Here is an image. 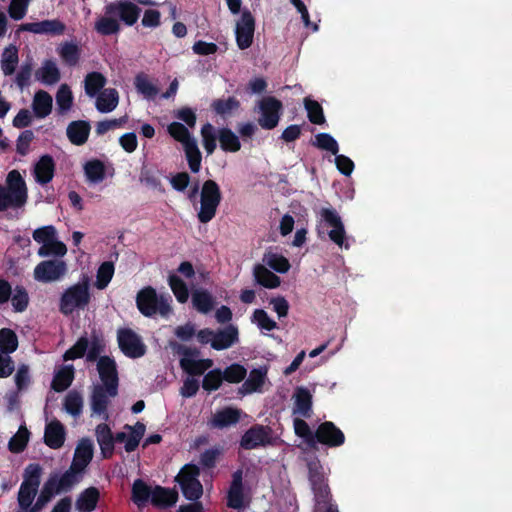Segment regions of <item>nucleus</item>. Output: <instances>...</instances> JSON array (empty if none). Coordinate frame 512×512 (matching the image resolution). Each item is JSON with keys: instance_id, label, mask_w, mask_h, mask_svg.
<instances>
[{"instance_id": "obj_1", "label": "nucleus", "mask_w": 512, "mask_h": 512, "mask_svg": "<svg viewBox=\"0 0 512 512\" xmlns=\"http://www.w3.org/2000/svg\"><path fill=\"white\" fill-rule=\"evenodd\" d=\"M39 490L20 485L17 493L18 510L15 512H41L51 500L59 494L54 486V480L44 482L40 493L34 502Z\"/></svg>"}, {"instance_id": "obj_2", "label": "nucleus", "mask_w": 512, "mask_h": 512, "mask_svg": "<svg viewBox=\"0 0 512 512\" xmlns=\"http://www.w3.org/2000/svg\"><path fill=\"white\" fill-rule=\"evenodd\" d=\"M28 199L25 180L18 170H12L6 178V186L0 184V212L8 208H21Z\"/></svg>"}, {"instance_id": "obj_3", "label": "nucleus", "mask_w": 512, "mask_h": 512, "mask_svg": "<svg viewBox=\"0 0 512 512\" xmlns=\"http://www.w3.org/2000/svg\"><path fill=\"white\" fill-rule=\"evenodd\" d=\"M171 301V296L158 295L152 286L142 288L136 296V306L140 313L146 317H154L155 315L168 317L172 312Z\"/></svg>"}, {"instance_id": "obj_4", "label": "nucleus", "mask_w": 512, "mask_h": 512, "mask_svg": "<svg viewBox=\"0 0 512 512\" xmlns=\"http://www.w3.org/2000/svg\"><path fill=\"white\" fill-rule=\"evenodd\" d=\"M90 301L89 279L84 276L81 281L64 290L59 300V311L69 316L76 310H84Z\"/></svg>"}, {"instance_id": "obj_5", "label": "nucleus", "mask_w": 512, "mask_h": 512, "mask_svg": "<svg viewBox=\"0 0 512 512\" xmlns=\"http://www.w3.org/2000/svg\"><path fill=\"white\" fill-rule=\"evenodd\" d=\"M221 200L222 194L219 185L214 180H206L200 191V209L197 214L200 223L206 224L215 217Z\"/></svg>"}, {"instance_id": "obj_6", "label": "nucleus", "mask_w": 512, "mask_h": 512, "mask_svg": "<svg viewBox=\"0 0 512 512\" xmlns=\"http://www.w3.org/2000/svg\"><path fill=\"white\" fill-rule=\"evenodd\" d=\"M238 335V328L230 324L217 330L201 329L196 336L201 344H210L213 349L219 351L228 349L238 342Z\"/></svg>"}, {"instance_id": "obj_7", "label": "nucleus", "mask_w": 512, "mask_h": 512, "mask_svg": "<svg viewBox=\"0 0 512 512\" xmlns=\"http://www.w3.org/2000/svg\"><path fill=\"white\" fill-rule=\"evenodd\" d=\"M332 227L328 232L329 239L336 245L342 247L346 239V231L340 215L333 208H322L320 210V221L317 224V233L322 238L323 228Z\"/></svg>"}, {"instance_id": "obj_8", "label": "nucleus", "mask_w": 512, "mask_h": 512, "mask_svg": "<svg viewBox=\"0 0 512 512\" xmlns=\"http://www.w3.org/2000/svg\"><path fill=\"white\" fill-rule=\"evenodd\" d=\"M273 430L270 426L254 424L242 435L239 445L244 450H253L274 445Z\"/></svg>"}, {"instance_id": "obj_9", "label": "nucleus", "mask_w": 512, "mask_h": 512, "mask_svg": "<svg viewBox=\"0 0 512 512\" xmlns=\"http://www.w3.org/2000/svg\"><path fill=\"white\" fill-rule=\"evenodd\" d=\"M87 465L73 457L70 467L62 474L53 472L49 475L59 494L70 492L82 479Z\"/></svg>"}, {"instance_id": "obj_10", "label": "nucleus", "mask_w": 512, "mask_h": 512, "mask_svg": "<svg viewBox=\"0 0 512 512\" xmlns=\"http://www.w3.org/2000/svg\"><path fill=\"white\" fill-rule=\"evenodd\" d=\"M260 117L258 124L266 130L274 129L279 121L283 110L282 102L274 96H266L258 103Z\"/></svg>"}, {"instance_id": "obj_11", "label": "nucleus", "mask_w": 512, "mask_h": 512, "mask_svg": "<svg viewBox=\"0 0 512 512\" xmlns=\"http://www.w3.org/2000/svg\"><path fill=\"white\" fill-rule=\"evenodd\" d=\"M308 478L314 493L316 504L326 503L331 497L322 466L318 460L308 462Z\"/></svg>"}, {"instance_id": "obj_12", "label": "nucleus", "mask_w": 512, "mask_h": 512, "mask_svg": "<svg viewBox=\"0 0 512 512\" xmlns=\"http://www.w3.org/2000/svg\"><path fill=\"white\" fill-rule=\"evenodd\" d=\"M67 270V264L63 260H44L34 268V279L42 283L59 281L66 275Z\"/></svg>"}, {"instance_id": "obj_13", "label": "nucleus", "mask_w": 512, "mask_h": 512, "mask_svg": "<svg viewBox=\"0 0 512 512\" xmlns=\"http://www.w3.org/2000/svg\"><path fill=\"white\" fill-rule=\"evenodd\" d=\"M141 11L132 0H116L104 7L105 14H114L127 26H133L138 21Z\"/></svg>"}, {"instance_id": "obj_14", "label": "nucleus", "mask_w": 512, "mask_h": 512, "mask_svg": "<svg viewBox=\"0 0 512 512\" xmlns=\"http://www.w3.org/2000/svg\"><path fill=\"white\" fill-rule=\"evenodd\" d=\"M97 369L103 386L106 387L107 393L110 397H115L118 394L119 378L114 359L104 355L99 358Z\"/></svg>"}, {"instance_id": "obj_15", "label": "nucleus", "mask_w": 512, "mask_h": 512, "mask_svg": "<svg viewBox=\"0 0 512 512\" xmlns=\"http://www.w3.org/2000/svg\"><path fill=\"white\" fill-rule=\"evenodd\" d=\"M315 437V448L318 443L330 448L339 447L345 443L344 433L331 421L319 424Z\"/></svg>"}, {"instance_id": "obj_16", "label": "nucleus", "mask_w": 512, "mask_h": 512, "mask_svg": "<svg viewBox=\"0 0 512 512\" xmlns=\"http://www.w3.org/2000/svg\"><path fill=\"white\" fill-rule=\"evenodd\" d=\"M254 31L255 19L252 13L245 9L242 12L240 20L237 22L235 29L236 43L240 50H245L252 45Z\"/></svg>"}, {"instance_id": "obj_17", "label": "nucleus", "mask_w": 512, "mask_h": 512, "mask_svg": "<svg viewBox=\"0 0 512 512\" xmlns=\"http://www.w3.org/2000/svg\"><path fill=\"white\" fill-rule=\"evenodd\" d=\"M267 372L268 369L266 367L252 369L248 377L245 378L242 385L237 389V398L241 399L246 395L262 392L267 379Z\"/></svg>"}, {"instance_id": "obj_18", "label": "nucleus", "mask_w": 512, "mask_h": 512, "mask_svg": "<svg viewBox=\"0 0 512 512\" xmlns=\"http://www.w3.org/2000/svg\"><path fill=\"white\" fill-rule=\"evenodd\" d=\"M18 30L32 32L34 34L59 36L65 33L66 25L59 19H51L39 22L23 23L19 26Z\"/></svg>"}, {"instance_id": "obj_19", "label": "nucleus", "mask_w": 512, "mask_h": 512, "mask_svg": "<svg viewBox=\"0 0 512 512\" xmlns=\"http://www.w3.org/2000/svg\"><path fill=\"white\" fill-rule=\"evenodd\" d=\"M227 506L236 510L245 506L242 469H237L232 474V481L227 492Z\"/></svg>"}, {"instance_id": "obj_20", "label": "nucleus", "mask_w": 512, "mask_h": 512, "mask_svg": "<svg viewBox=\"0 0 512 512\" xmlns=\"http://www.w3.org/2000/svg\"><path fill=\"white\" fill-rule=\"evenodd\" d=\"M117 341L121 352H145L142 338L131 328H121L117 332Z\"/></svg>"}, {"instance_id": "obj_21", "label": "nucleus", "mask_w": 512, "mask_h": 512, "mask_svg": "<svg viewBox=\"0 0 512 512\" xmlns=\"http://www.w3.org/2000/svg\"><path fill=\"white\" fill-rule=\"evenodd\" d=\"M180 366L190 376H201L214 365L211 359H196L200 354H182Z\"/></svg>"}, {"instance_id": "obj_22", "label": "nucleus", "mask_w": 512, "mask_h": 512, "mask_svg": "<svg viewBox=\"0 0 512 512\" xmlns=\"http://www.w3.org/2000/svg\"><path fill=\"white\" fill-rule=\"evenodd\" d=\"M66 431L59 420H53L46 424L44 432V443L51 449H59L64 445Z\"/></svg>"}, {"instance_id": "obj_23", "label": "nucleus", "mask_w": 512, "mask_h": 512, "mask_svg": "<svg viewBox=\"0 0 512 512\" xmlns=\"http://www.w3.org/2000/svg\"><path fill=\"white\" fill-rule=\"evenodd\" d=\"M55 173V162L51 155L40 157L34 166V178L40 185H46L52 181Z\"/></svg>"}, {"instance_id": "obj_24", "label": "nucleus", "mask_w": 512, "mask_h": 512, "mask_svg": "<svg viewBox=\"0 0 512 512\" xmlns=\"http://www.w3.org/2000/svg\"><path fill=\"white\" fill-rule=\"evenodd\" d=\"M95 435L104 459H109L114 454V435L106 423L96 426Z\"/></svg>"}, {"instance_id": "obj_25", "label": "nucleus", "mask_w": 512, "mask_h": 512, "mask_svg": "<svg viewBox=\"0 0 512 512\" xmlns=\"http://www.w3.org/2000/svg\"><path fill=\"white\" fill-rule=\"evenodd\" d=\"M178 493L170 488L156 485L152 490L151 504L159 509H166L176 504Z\"/></svg>"}, {"instance_id": "obj_26", "label": "nucleus", "mask_w": 512, "mask_h": 512, "mask_svg": "<svg viewBox=\"0 0 512 512\" xmlns=\"http://www.w3.org/2000/svg\"><path fill=\"white\" fill-rule=\"evenodd\" d=\"M293 414L310 418L312 414V394L305 387H297L294 392Z\"/></svg>"}, {"instance_id": "obj_27", "label": "nucleus", "mask_w": 512, "mask_h": 512, "mask_svg": "<svg viewBox=\"0 0 512 512\" xmlns=\"http://www.w3.org/2000/svg\"><path fill=\"white\" fill-rule=\"evenodd\" d=\"M90 130L88 121L76 120L69 123L66 134L72 144L81 146L87 142Z\"/></svg>"}, {"instance_id": "obj_28", "label": "nucleus", "mask_w": 512, "mask_h": 512, "mask_svg": "<svg viewBox=\"0 0 512 512\" xmlns=\"http://www.w3.org/2000/svg\"><path fill=\"white\" fill-rule=\"evenodd\" d=\"M241 410L233 407H225L218 410L212 417L210 424L214 428L223 429L239 422Z\"/></svg>"}, {"instance_id": "obj_29", "label": "nucleus", "mask_w": 512, "mask_h": 512, "mask_svg": "<svg viewBox=\"0 0 512 512\" xmlns=\"http://www.w3.org/2000/svg\"><path fill=\"white\" fill-rule=\"evenodd\" d=\"M100 499L99 489L91 486L84 489L77 497L75 507L78 512H92Z\"/></svg>"}, {"instance_id": "obj_30", "label": "nucleus", "mask_w": 512, "mask_h": 512, "mask_svg": "<svg viewBox=\"0 0 512 512\" xmlns=\"http://www.w3.org/2000/svg\"><path fill=\"white\" fill-rule=\"evenodd\" d=\"M253 277L256 284L268 289H275L281 284L280 277L263 264L254 265Z\"/></svg>"}, {"instance_id": "obj_31", "label": "nucleus", "mask_w": 512, "mask_h": 512, "mask_svg": "<svg viewBox=\"0 0 512 512\" xmlns=\"http://www.w3.org/2000/svg\"><path fill=\"white\" fill-rule=\"evenodd\" d=\"M52 104L53 99L48 92L44 90L37 91L32 103L35 116L40 119L47 117L52 111Z\"/></svg>"}, {"instance_id": "obj_32", "label": "nucleus", "mask_w": 512, "mask_h": 512, "mask_svg": "<svg viewBox=\"0 0 512 512\" xmlns=\"http://www.w3.org/2000/svg\"><path fill=\"white\" fill-rule=\"evenodd\" d=\"M94 29L102 36H110L119 33L121 25L114 14L104 13L95 21Z\"/></svg>"}, {"instance_id": "obj_33", "label": "nucleus", "mask_w": 512, "mask_h": 512, "mask_svg": "<svg viewBox=\"0 0 512 512\" xmlns=\"http://www.w3.org/2000/svg\"><path fill=\"white\" fill-rule=\"evenodd\" d=\"M84 174L88 182L101 183L106 177L105 164L99 159H92L84 164Z\"/></svg>"}, {"instance_id": "obj_34", "label": "nucleus", "mask_w": 512, "mask_h": 512, "mask_svg": "<svg viewBox=\"0 0 512 512\" xmlns=\"http://www.w3.org/2000/svg\"><path fill=\"white\" fill-rule=\"evenodd\" d=\"M152 490L147 483L142 479H136L132 485V501L138 508L146 506L151 500Z\"/></svg>"}, {"instance_id": "obj_35", "label": "nucleus", "mask_w": 512, "mask_h": 512, "mask_svg": "<svg viewBox=\"0 0 512 512\" xmlns=\"http://www.w3.org/2000/svg\"><path fill=\"white\" fill-rule=\"evenodd\" d=\"M119 102V95L116 89L109 88L101 92L96 100V108L101 113L113 111Z\"/></svg>"}, {"instance_id": "obj_36", "label": "nucleus", "mask_w": 512, "mask_h": 512, "mask_svg": "<svg viewBox=\"0 0 512 512\" xmlns=\"http://www.w3.org/2000/svg\"><path fill=\"white\" fill-rule=\"evenodd\" d=\"M218 140L220 148L225 152L235 153L241 149L238 136L230 128H220L218 130Z\"/></svg>"}, {"instance_id": "obj_37", "label": "nucleus", "mask_w": 512, "mask_h": 512, "mask_svg": "<svg viewBox=\"0 0 512 512\" xmlns=\"http://www.w3.org/2000/svg\"><path fill=\"white\" fill-rule=\"evenodd\" d=\"M36 76L45 85L56 84L61 78L60 71L52 60H46L36 72Z\"/></svg>"}, {"instance_id": "obj_38", "label": "nucleus", "mask_w": 512, "mask_h": 512, "mask_svg": "<svg viewBox=\"0 0 512 512\" xmlns=\"http://www.w3.org/2000/svg\"><path fill=\"white\" fill-rule=\"evenodd\" d=\"M192 304L198 312L207 314L213 309L214 298L207 290L198 289L192 293Z\"/></svg>"}, {"instance_id": "obj_39", "label": "nucleus", "mask_w": 512, "mask_h": 512, "mask_svg": "<svg viewBox=\"0 0 512 512\" xmlns=\"http://www.w3.org/2000/svg\"><path fill=\"white\" fill-rule=\"evenodd\" d=\"M19 62L18 48L15 45L6 47L2 54L1 70L5 76L12 75Z\"/></svg>"}, {"instance_id": "obj_40", "label": "nucleus", "mask_w": 512, "mask_h": 512, "mask_svg": "<svg viewBox=\"0 0 512 512\" xmlns=\"http://www.w3.org/2000/svg\"><path fill=\"white\" fill-rule=\"evenodd\" d=\"M43 468L39 463H30L23 473V481L20 485L39 490Z\"/></svg>"}, {"instance_id": "obj_41", "label": "nucleus", "mask_w": 512, "mask_h": 512, "mask_svg": "<svg viewBox=\"0 0 512 512\" xmlns=\"http://www.w3.org/2000/svg\"><path fill=\"white\" fill-rule=\"evenodd\" d=\"M110 397L107 393L106 387L97 385L94 387L91 395V408L94 413L101 415L107 410Z\"/></svg>"}, {"instance_id": "obj_42", "label": "nucleus", "mask_w": 512, "mask_h": 512, "mask_svg": "<svg viewBox=\"0 0 512 512\" xmlns=\"http://www.w3.org/2000/svg\"><path fill=\"white\" fill-rule=\"evenodd\" d=\"M134 85L137 92L147 99H154L159 92L157 86L150 81L149 76L143 72L135 76Z\"/></svg>"}, {"instance_id": "obj_43", "label": "nucleus", "mask_w": 512, "mask_h": 512, "mask_svg": "<svg viewBox=\"0 0 512 512\" xmlns=\"http://www.w3.org/2000/svg\"><path fill=\"white\" fill-rule=\"evenodd\" d=\"M223 380L229 384L243 383L247 376V369L240 363H232L221 369Z\"/></svg>"}, {"instance_id": "obj_44", "label": "nucleus", "mask_w": 512, "mask_h": 512, "mask_svg": "<svg viewBox=\"0 0 512 512\" xmlns=\"http://www.w3.org/2000/svg\"><path fill=\"white\" fill-rule=\"evenodd\" d=\"M74 379V368L72 366L62 367L54 376L51 387L56 392L66 390Z\"/></svg>"}, {"instance_id": "obj_45", "label": "nucleus", "mask_w": 512, "mask_h": 512, "mask_svg": "<svg viewBox=\"0 0 512 512\" xmlns=\"http://www.w3.org/2000/svg\"><path fill=\"white\" fill-rule=\"evenodd\" d=\"M106 82L107 80L102 73L97 71L88 73L84 80L86 94L90 97L96 96L103 89Z\"/></svg>"}, {"instance_id": "obj_46", "label": "nucleus", "mask_w": 512, "mask_h": 512, "mask_svg": "<svg viewBox=\"0 0 512 512\" xmlns=\"http://www.w3.org/2000/svg\"><path fill=\"white\" fill-rule=\"evenodd\" d=\"M239 107L240 101L234 96L228 97L227 99H215L211 103L212 111L222 117L232 114V112L238 110Z\"/></svg>"}, {"instance_id": "obj_47", "label": "nucleus", "mask_w": 512, "mask_h": 512, "mask_svg": "<svg viewBox=\"0 0 512 512\" xmlns=\"http://www.w3.org/2000/svg\"><path fill=\"white\" fill-rule=\"evenodd\" d=\"M168 284L179 303L184 304L188 301V286L180 276L170 274L168 276Z\"/></svg>"}, {"instance_id": "obj_48", "label": "nucleus", "mask_w": 512, "mask_h": 512, "mask_svg": "<svg viewBox=\"0 0 512 512\" xmlns=\"http://www.w3.org/2000/svg\"><path fill=\"white\" fill-rule=\"evenodd\" d=\"M125 428L130 430L129 437L125 445V451L131 453L139 446V443L145 434L146 426L142 422L138 421L134 426L126 425Z\"/></svg>"}, {"instance_id": "obj_49", "label": "nucleus", "mask_w": 512, "mask_h": 512, "mask_svg": "<svg viewBox=\"0 0 512 512\" xmlns=\"http://www.w3.org/2000/svg\"><path fill=\"white\" fill-rule=\"evenodd\" d=\"M293 425L295 434L302 438L308 447L315 449L316 431L313 432L308 423L301 418H295Z\"/></svg>"}, {"instance_id": "obj_50", "label": "nucleus", "mask_w": 512, "mask_h": 512, "mask_svg": "<svg viewBox=\"0 0 512 512\" xmlns=\"http://www.w3.org/2000/svg\"><path fill=\"white\" fill-rule=\"evenodd\" d=\"M30 432L25 425H21L15 435L8 442V449L12 453H21L27 447Z\"/></svg>"}, {"instance_id": "obj_51", "label": "nucleus", "mask_w": 512, "mask_h": 512, "mask_svg": "<svg viewBox=\"0 0 512 512\" xmlns=\"http://www.w3.org/2000/svg\"><path fill=\"white\" fill-rule=\"evenodd\" d=\"M263 262L278 273H286L290 269V263L286 257L271 251L264 254Z\"/></svg>"}, {"instance_id": "obj_52", "label": "nucleus", "mask_w": 512, "mask_h": 512, "mask_svg": "<svg viewBox=\"0 0 512 512\" xmlns=\"http://www.w3.org/2000/svg\"><path fill=\"white\" fill-rule=\"evenodd\" d=\"M183 147L190 170L193 173L199 172L201 168L202 156L197 146L196 140L189 141V143Z\"/></svg>"}, {"instance_id": "obj_53", "label": "nucleus", "mask_w": 512, "mask_h": 512, "mask_svg": "<svg viewBox=\"0 0 512 512\" xmlns=\"http://www.w3.org/2000/svg\"><path fill=\"white\" fill-rule=\"evenodd\" d=\"M304 107L307 111V117L312 124L322 125L325 123L326 119L323 108L316 100L305 98Z\"/></svg>"}, {"instance_id": "obj_54", "label": "nucleus", "mask_w": 512, "mask_h": 512, "mask_svg": "<svg viewBox=\"0 0 512 512\" xmlns=\"http://www.w3.org/2000/svg\"><path fill=\"white\" fill-rule=\"evenodd\" d=\"M59 55L68 66H75L80 59V49L72 42H65L59 49Z\"/></svg>"}, {"instance_id": "obj_55", "label": "nucleus", "mask_w": 512, "mask_h": 512, "mask_svg": "<svg viewBox=\"0 0 512 512\" xmlns=\"http://www.w3.org/2000/svg\"><path fill=\"white\" fill-rule=\"evenodd\" d=\"M224 383L221 368L209 370L203 377L202 388L207 392L217 391Z\"/></svg>"}, {"instance_id": "obj_56", "label": "nucleus", "mask_w": 512, "mask_h": 512, "mask_svg": "<svg viewBox=\"0 0 512 512\" xmlns=\"http://www.w3.org/2000/svg\"><path fill=\"white\" fill-rule=\"evenodd\" d=\"M67 253V247L66 245L57 240V237L53 239L51 242H48L44 245H42L38 249V255L40 257H49V256H55V257H63Z\"/></svg>"}, {"instance_id": "obj_57", "label": "nucleus", "mask_w": 512, "mask_h": 512, "mask_svg": "<svg viewBox=\"0 0 512 512\" xmlns=\"http://www.w3.org/2000/svg\"><path fill=\"white\" fill-rule=\"evenodd\" d=\"M312 145L318 149L328 151L333 155H336L339 152L338 142L329 133H318L315 136V140L312 142Z\"/></svg>"}, {"instance_id": "obj_58", "label": "nucleus", "mask_w": 512, "mask_h": 512, "mask_svg": "<svg viewBox=\"0 0 512 512\" xmlns=\"http://www.w3.org/2000/svg\"><path fill=\"white\" fill-rule=\"evenodd\" d=\"M56 104L58 112L64 114L70 110L73 104V95L68 85L62 84L56 93Z\"/></svg>"}, {"instance_id": "obj_59", "label": "nucleus", "mask_w": 512, "mask_h": 512, "mask_svg": "<svg viewBox=\"0 0 512 512\" xmlns=\"http://www.w3.org/2000/svg\"><path fill=\"white\" fill-rule=\"evenodd\" d=\"M201 136H202V144L207 153V155H211L214 153L217 144L216 140L218 135L215 134L214 126L210 123H206L201 128Z\"/></svg>"}, {"instance_id": "obj_60", "label": "nucleus", "mask_w": 512, "mask_h": 512, "mask_svg": "<svg viewBox=\"0 0 512 512\" xmlns=\"http://www.w3.org/2000/svg\"><path fill=\"white\" fill-rule=\"evenodd\" d=\"M64 408L72 416H79L82 413L83 398L80 393L70 391L64 399Z\"/></svg>"}, {"instance_id": "obj_61", "label": "nucleus", "mask_w": 512, "mask_h": 512, "mask_svg": "<svg viewBox=\"0 0 512 512\" xmlns=\"http://www.w3.org/2000/svg\"><path fill=\"white\" fill-rule=\"evenodd\" d=\"M114 275V264L110 261L103 262L98 270L96 275V287L98 289H104L110 283L112 277Z\"/></svg>"}, {"instance_id": "obj_62", "label": "nucleus", "mask_w": 512, "mask_h": 512, "mask_svg": "<svg viewBox=\"0 0 512 512\" xmlns=\"http://www.w3.org/2000/svg\"><path fill=\"white\" fill-rule=\"evenodd\" d=\"M74 458L84 463V465H89L93 458V443L88 438H83L79 441L75 452Z\"/></svg>"}, {"instance_id": "obj_63", "label": "nucleus", "mask_w": 512, "mask_h": 512, "mask_svg": "<svg viewBox=\"0 0 512 512\" xmlns=\"http://www.w3.org/2000/svg\"><path fill=\"white\" fill-rule=\"evenodd\" d=\"M168 133L172 138L176 141L183 144V146L187 145L189 141H194L195 139L191 137L188 128L180 123V122H172L168 125Z\"/></svg>"}, {"instance_id": "obj_64", "label": "nucleus", "mask_w": 512, "mask_h": 512, "mask_svg": "<svg viewBox=\"0 0 512 512\" xmlns=\"http://www.w3.org/2000/svg\"><path fill=\"white\" fill-rule=\"evenodd\" d=\"M18 339L15 332L9 328L0 330V352H15Z\"/></svg>"}]
</instances>
